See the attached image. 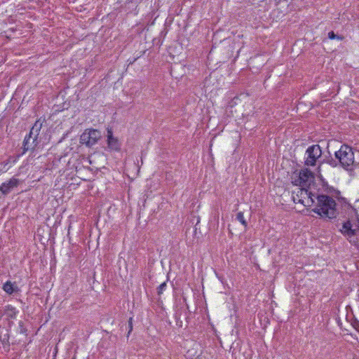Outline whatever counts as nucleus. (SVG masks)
<instances>
[{"label": "nucleus", "instance_id": "nucleus-9", "mask_svg": "<svg viewBox=\"0 0 359 359\" xmlns=\"http://www.w3.org/2000/svg\"><path fill=\"white\" fill-rule=\"evenodd\" d=\"M107 144L108 147L113 150H118L119 149V144L118 140L113 137L112 132L111 130L107 131Z\"/></svg>", "mask_w": 359, "mask_h": 359}, {"label": "nucleus", "instance_id": "nucleus-12", "mask_svg": "<svg viewBox=\"0 0 359 359\" xmlns=\"http://www.w3.org/2000/svg\"><path fill=\"white\" fill-rule=\"evenodd\" d=\"M236 219L239 221L243 226H247V222L244 218V214L243 212H239L236 215Z\"/></svg>", "mask_w": 359, "mask_h": 359}, {"label": "nucleus", "instance_id": "nucleus-6", "mask_svg": "<svg viewBox=\"0 0 359 359\" xmlns=\"http://www.w3.org/2000/svg\"><path fill=\"white\" fill-rule=\"evenodd\" d=\"M322 155L320 147L318 144H313L307 148L306 151L305 165L307 166H313L318 158Z\"/></svg>", "mask_w": 359, "mask_h": 359}, {"label": "nucleus", "instance_id": "nucleus-11", "mask_svg": "<svg viewBox=\"0 0 359 359\" xmlns=\"http://www.w3.org/2000/svg\"><path fill=\"white\" fill-rule=\"evenodd\" d=\"M3 289L8 294H13L15 291L18 290V287L12 284L10 281H7L6 283H4Z\"/></svg>", "mask_w": 359, "mask_h": 359}, {"label": "nucleus", "instance_id": "nucleus-1", "mask_svg": "<svg viewBox=\"0 0 359 359\" xmlns=\"http://www.w3.org/2000/svg\"><path fill=\"white\" fill-rule=\"evenodd\" d=\"M340 192L333 190L332 196L326 194H316L314 197L315 208L313 211L324 219H333L337 215V203L333 197H338Z\"/></svg>", "mask_w": 359, "mask_h": 359}, {"label": "nucleus", "instance_id": "nucleus-3", "mask_svg": "<svg viewBox=\"0 0 359 359\" xmlns=\"http://www.w3.org/2000/svg\"><path fill=\"white\" fill-rule=\"evenodd\" d=\"M335 157L344 168L353 165L355 161L352 148L346 144L341 145L340 149L335 152Z\"/></svg>", "mask_w": 359, "mask_h": 359}, {"label": "nucleus", "instance_id": "nucleus-13", "mask_svg": "<svg viewBox=\"0 0 359 359\" xmlns=\"http://www.w3.org/2000/svg\"><path fill=\"white\" fill-rule=\"evenodd\" d=\"M328 38L330 39H338L340 41H342L344 39V36L336 35L332 31L328 33Z\"/></svg>", "mask_w": 359, "mask_h": 359}, {"label": "nucleus", "instance_id": "nucleus-15", "mask_svg": "<svg viewBox=\"0 0 359 359\" xmlns=\"http://www.w3.org/2000/svg\"><path fill=\"white\" fill-rule=\"evenodd\" d=\"M6 188H8V186L6 184V182H4L0 186V191H1L2 193L4 194V189Z\"/></svg>", "mask_w": 359, "mask_h": 359}, {"label": "nucleus", "instance_id": "nucleus-4", "mask_svg": "<svg viewBox=\"0 0 359 359\" xmlns=\"http://www.w3.org/2000/svg\"><path fill=\"white\" fill-rule=\"evenodd\" d=\"M316 194H313L305 188H297L292 193V199L295 203H302L304 206H311L315 203L314 197Z\"/></svg>", "mask_w": 359, "mask_h": 359}, {"label": "nucleus", "instance_id": "nucleus-7", "mask_svg": "<svg viewBox=\"0 0 359 359\" xmlns=\"http://www.w3.org/2000/svg\"><path fill=\"white\" fill-rule=\"evenodd\" d=\"M340 231L344 236L348 238L350 243L355 244L357 241L352 240L351 238L359 233V221L355 224H353L349 220L345 222Z\"/></svg>", "mask_w": 359, "mask_h": 359}, {"label": "nucleus", "instance_id": "nucleus-16", "mask_svg": "<svg viewBox=\"0 0 359 359\" xmlns=\"http://www.w3.org/2000/svg\"><path fill=\"white\" fill-rule=\"evenodd\" d=\"M131 321H132V318H130V320H129V326L130 327V330L132 329V322Z\"/></svg>", "mask_w": 359, "mask_h": 359}, {"label": "nucleus", "instance_id": "nucleus-8", "mask_svg": "<svg viewBox=\"0 0 359 359\" xmlns=\"http://www.w3.org/2000/svg\"><path fill=\"white\" fill-rule=\"evenodd\" d=\"M313 179V173L309 169H304L300 171L298 180L295 182L296 184H299L300 187H306Z\"/></svg>", "mask_w": 359, "mask_h": 359}, {"label": "nucleus", "instance_id": "nucleus-10", "mask_svg": "<svg viewBox=\"0 0 359 359\" xmlns=\"http://www.w3.org/2000/svg\"><path fill=\"white\" fill-rule=\"evenodd\" d=\"M19 180L15 178H12L9 181L6 182V184L8 186V188L4 189V194H6L10 192L11 189L15 187H17Z\"/></svg>", "mask_w": 359, "mask_h": 359}, {"label": "nucleus", "instance_id": "nucleus-14", "mask_svg": "<svg viewBox=\"0 0 359 359\" xmlns=\"http://www.w3.org/2000/svg\"><path fill=\"white\" fill-rule=\"evenodd\" d=\"M167 283L166 282L162 283L157 288L158 294L161 295L166 289Z\"/></svg>", "mask_w": 359, "mask_h": 359}, {"label": "nucleus", "instance_id": "nucleus-2", "mask_svg": "<svg viewBox=\"0 0 359 359\" xmlns=\"http://www.w3.org/2000/svg\"><path fill=\"white\" fill-rule=\"evenodd\" d=\"M44 120L41 118L36 121L32 127L28 135L24 138V153L27 150H32L35 148L37 144V138L41 130Z\"/></svg>", "mask_w": 359, "mask_h": 359}, {"label": "nucleus", "instance_id": "nucleus-5", "mask_svg": "<svg viewBox=\"0 0 359 359\" xmlns=\"http://www.w3.org/2000/svg\"><path fill=\"white\" fill-rule=\"evenodd\" d=\"M100 137L101 133L99 130L95 129H87L81 134L80 143L90 147L95 144Z\"/></svg>", "mask_w": 359, "mask_h": 359}]
</instances>
